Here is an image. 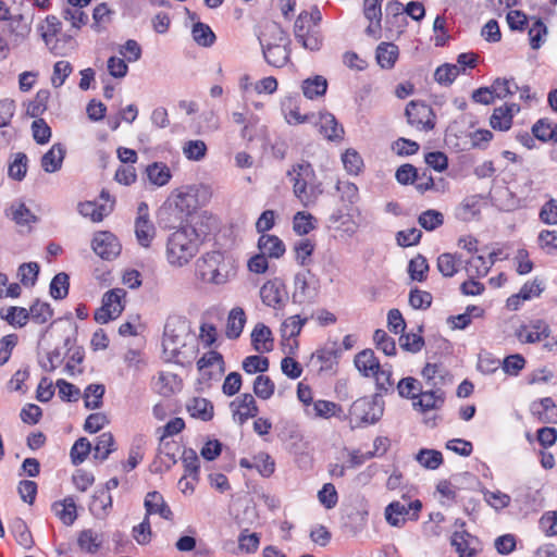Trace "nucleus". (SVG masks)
I'll return each mask as SVG.
<instances>
[{
	"label": "nucleus",
	"instance_id": "nucleus-1",
	"mask_svg": "<svg viewBox=\"0 0 557 557\" xmlns=\"http://www.w3.org/2000/svg\"><path fill=\"white\" fill-rule=\"evenodd\" d=\"M196 342V335L191 332L190 322L180 315L169 317L163 331L162 347L166 360L177 364L189 362V356L185 348Z\"/></svg>",
	"mask_w": 557,
	"mask_h": 557
},
{
	"label": "nucleus",
	"instance_id": "nucleus-2",
	"mask_svg": "<svg viewBox=\"0 0 557 557\" xmlns=\"http://www.w3.org/2000/svg\"><path fill=\"white\" fill-rule=\"evenodd\" d=\"M287 176L293 182L295 197L304 207L314 206L323 193L322 184L317 181L312 165L304 161L296 163L287 171Z\"/></svg>",
	"mask_w": 557,
	"mask_h": 557
},
{
	"label": "nucleus",
	"instance_id": "nucleus-3",
	"mask_svg": "<svg viewBox=\"0 0 557 557\" xmlns=\"http://www.w3.org/2000/svg\"><path fill=\"white\" fill-rule=\"evenodd\" d=\"M236 273L233 261L221 251H210L196 262V275L206 283L225 284Z\"/></svg>",
	"mask_w": 557,
	"mask_h": 557
},
{
	"label": "nucleus",
	"instance_id": "nucleus-4",
	"mask_svg": "<svg viewBox=\"0 0 557 557\" xmlns=\"http://www.w3.org/2000/svg\"><path fill=\"white\" fill-rule=\"evenodd\" d=\"M196 231L191 227H180L173 232L166 244V259L171 265L183 267L197 253Z\"/></svg>",
	"mask_w": 557,
	"mask_h": 557
},
{
	"label": "nucleus",
	"instance_id": "nucleus-5",
	"mask_svg": "<svg viewBox=\"0 0 557 557\" xmlns=\"http://www.w3.org/2000/svg\"><path fill=\"white\" fill-rule=\"evenodd\" d=\"M53 317V309L48 302L36 299L26 309L24 307L11 306L8 308V315L3 317L10 325L23 327L26 325L28 320H32L36 324H45Z\"/></svg>",
	"mask_w": 557,
	"mask_h": 557
},
{
	"label": "nucleus",
	"instance_id": "nucleus-6",
	"mask_svg": "<svg viewBox=\"0 0 557 557\" xmlns=\"http://www.w3.org/2000/svg\"><path fill=\"white\" fill-rule=\"evenodd\" d=\"M384 400L380 394L370 397H361L355 400L350 407V421L361 428L376 423L383 416Z\"/></svg>",
	"mask_w": 557,
	"mask_h": 557
},
{
	"label": "nucleus",
	"instance_id": "nucleus-7",
	"mask_svg": "<svg viewBox=\"0 0 557 557\" xmlns=\"http://www.w3.org/2000/svg\"><path fill=\"white\" fill-rule=\"evenodd\" d=\"M319 292L320 281L310 270L295 274L293 292L295 304H314Z\"/></svg>",
	"mask_w": 557,
	"mask_h": 557
},
{
	"label": "nucleus",
	"instance_id": "nucleus-8",
	"mask_svg": "<svg viewBox=\"0 0 557 557\" xmlns=\"http://www.w3.org/2000/svg\"><path fill=\"white\" fill-rule=\"evenodd\" d=\"M408 124L419 131H432L435 126V113L423 101L411 100L405 110Z\"/></svg>",
	"mask_w": 557,
	"mask_h": 557
},
{
	"label": "nucleus",
	"instance_id": "nucleus-9",
	"mask_svg": "<svg viewBox=\"0 0 557 557\" xmlns=\"http://www.w3.org/2000/svg\"><path fill=\"white\" fill-rule=\"evenodd\" d=\"M126 292L122 288H114L104 293L102 306L95 312V320L100 324H106L120 317L124 310L122 299Z\"/></svg>",
	"mask_w": 557,
	"mask_h": 557
},
{
	"label": "nucleus",
	"instance_id": "nucleus-10",
	"mask_svg": "<svg viewBox=\"0 0 557 557\" xmlns=\"http://www.w3.org/2000/svg\"><path fill=\"white\" fill-rule=\"evenodd\" d=\"M280 38L278 40L283 44H269L267 46L262 45V52L264 60L272 66L283 67L289 61L290 55V40L288 39L286 33L283 29H280Z\"/></svg>",
	"mask_w": 557,
	"mask_h": 557
},
{
	"label": "nucleus",
	"instance_id": "nucleus-11",
	"mask_svg": "<svg viewBox=\"0 0 557 557\" xmlns=\"http://www.w3.org/2000/svg\"><path fill=\"white\" fill-rule=\"evenodd\" d=\"M91 247L95 253L104 260H112L121 252V245L111 232L97 233L94 236Z\"/></svg>",
	"mask_w": 557,
	"mask_h": 557
},
{
	"label": "nucleus",
	"instance_id": "nucleus-12",
	"mask_svg": "<svg viewBox=\"0 0 557 557\" xmlns=\"http://www.w3.org/2000/svg\"><path fill=\"white\" fill-rule=\"evenodd\" d=\"M307 318L300 315H292L287 318L281 325L282 345L288 348V354H295L298 348L296 337L300 334L302 326L307 323Z\"/></svg>",
	"mask_w": 557,
	"mask_h": 557
},
{
	"label": "nucleus",
	"instance_id": "nucleus-13",
	"mask_svg": "<svg viewBox=\"0 0 557 557\" xmlns=\"http://www.w3.org/2000/svg\"><path fill=\"white\" fill-rule=\"evenodd\" d=\"M230 407L233 411L234 420L238 421L239 424H244L249 418H255L259 412L257 403L249 393L237 397L231 403Z\"/></svg>",
	"mask_w": 557,
	"mask_h": 557
},
{
	"label": "nucleus",
	"instance_id": "nucleus-14",
	"mask_svg": "<svg viewBox=\"0 0 557 557\" xmlns=\"http://www.w3.org/2000/svg\"><path fill=\"white\" fill-rule=\"evenodd\" d=\"M445 399L446 394L443 388H425L412 403V407L423 413L430 410H438L444 406Z\"/></svg>",
	"mask_w": 557,
	"mask_h": 557
},
{
	"label": "nucleus",
	"instance_id": "nucleus-15",
	"mask_svg": "<svg viewBox=\"0 0 557 557\" xmlns=\"http://www.w3.org/2000/svg\"><path fill=\"white\" fill-rule=\"evenodd\" d=\"M166 201L171 203L174 210H176V212L186 220L197 208L196 195L187 189L174 190Z\"/></svg>",
	"mask_w": 557,
	"mask_h": 557
},
{
	"label": "nucleus",
	"instance_id": "nucleus-16",
	"mask_svg": "<svg viewBox=\"0 0 557 557\" xmlns=\"http://www.w3.org/2000/svg\"><path fill=\"white\" fill-rule=\"evenodd\" d=\"M286 295L284 283L274 278L264 283L260 289V297L262 302L272 308H276L283 304L284 296Z\"/></svg>",
	"mask_w": 557,
	"mask_h": 557
},
{
	"label": "nucleus",
	"instance_id": "nucleus-17",
	"mask_svg": "<svg viewBox=\"0 0 557 557\" xmlns=\"http://www.w3.org/2000/svg\"><path fill=\"white\" fill-rule=\"evenodd\" d=\"M146 515H159L165 520L173 519V512L170 506L165 503L161 493L153 491L147 493L144 502Z\"/></svg>",
	"mask_w": 557,
	"mask_h": 557
},
{
	"label": "nucleus",
	"instance_id": "nucleus-18",
	"mask_svg": "<svg viewBox=\"0 0 557 557\" xmlns=\"http://www.w3.org/2000/svg\"><path fill=\"white\" fill-rule=\"evenodd\" d=\"M404 4L398 0H391L385 4V24L389 29L396 28L403 33L407 25Z\"/></svg>",
	"mask_w": 557,
	"mask_h": 557
},
{
	"label": "nucleus",
	"instance_id": "nucleus-19",
	"mask_svg": "<svg viewBox=\"0 0 557 557\" xmlns=\"http://www.w3.org/2000/svg\"><path fill=\"white\" fill-rule=\"evenodd\" d=\"M66 149L61 143L52 145V147L41 157L40 165L46 173L58 172L63 164Z\"/></svg>",
	"mask_w": 557,
	"mask_h": 557
},
{
	"label": "nucleus",
	"instance_id": "nucleus-20",
	"mask_svg": "<svg viewBox=\"0 0 557 557\" xmlns=\"http://www.w3.org/2000/svg\"><path fill=\"white\" fill-rule=\"evenodd\" d=\"M272 331L263 323H257L251 332V345L258 352H269L273 349Z\"/></svg>",
	"mask_w": 557,
	"mask_h": 557
},
{
	"label": "nucleus",
	"instance_id": "nucleus-21",
	"mask_svg": "<svg viewBox=\"0 0 557 557\" xmlns=\"http://www.w3.org/2000/svg\"><path fill=\"white\" fill-rule=\"evenodd\" d=\"M9 216L15 224L25 226L36 223L38 218L27 208V206L20 200L13 201L5 210Z\"/></svg>",
	"mask_w": 557,
	"mask_h": 557
},
{
	"label": "nucleus",
	"instance_id": "nucleus-22",
	"mask_svg": "<svg viewBox=\"0 0 557 557\" xmlns=\"http://www.w3.org/2000/svg\"><path fill=\"white\" fill-rule=\"evenodd\" d=\"M447 371L437 363H426L422 371L423 387L425 388H442Z\"/></svg>",
	"mask_w": 557,
	"mask_h": 557
},
{
	"label": "nucleus",
	"instance_id": "nucleus-23",
	"mask_svg": "<svg viewBox=\"0 0 557 557\" xmlns=\"http://www.w3.org/2000/svg\"><path fill=\"white\" fill-rule=\"evenodd\" d=\"M355 366L363 376H372L380 370V361L372 349H364L355 357Z\"/></svg>",
	"mask_w": 557,
	"mask_h": 557
},
{
	"label": "nucleus",
	"instance_id": "nucleus-24",
	"mask_svg": "<svg viewBox=\"0 0 557 557\" xmlns=\"http://www.w3.org/2000/svg\"><path fill=\"white\" fill-rule=\"evenodd\" d=\"M320 133L329 140L335 141L343 139L344 128L338 124L336 117L332 113H321L319 120Z\"/></svg>",
	"mask_w": 557,
	"mask_h": 557
},
{
	"label": "nucleus",
	"instance_id": "nucleus-25",
	"mask_svg": "<svg viewBox=\"0 0 557 557\" xmlns=\"http://www.w3.org/2000/svg\"><path fill=\"white\" fill-rule=\"evenodd\" d=\"M258 247L269 258H280L285 253V245L275 235L262 234L258 240Z\"/></svg>",
	"mask_w": 557,
	"mask_h": 557
},
{
	"label": "nucleus",
	"instance_id": "nucleus-26",
	"mask_svg": "<svg viewBox=\"0 0 557 557\" xmlns=\"http://www.w3.org/2000/svg\"><path fill=\"white\" fill-rule=\"evenodd\" d=\"M113 210L112 203H98L85 201L78 205V211L83 216L90 218L94 222H100Z\"/></svg>",
	"mask_w": 557,
	"mask_h": 557
},
{
	"label": "nucleus",
	"instance_id": "nucleus-27",
	"mask_svg": "<svg viewBox=\"0 0 557 557\" xmlns=\"http://www.w3.org/2000/svg\"><path fill=\"white\" fill-rule=\"evenodd\" d=\"M399 50L393 42H381L375 50V59L382 69H392L397 59Z\"/></svg>",
	"mask_w": 557,
	"mask_h": 557
},
{
	"label": "nucleus",
	"instance_id": "nucleus-28",
	"mask_svg": "<svg viewBox=\"0 0 557 557\" xmlns=\"http://www.w3.org/2000/svg\"><path fill=\"white\" fill-rule=\"evenodd\" d=\"M146 175L148 181L157 186H165L172 178L170 168L163 162H153L146 168Z\"/></svg>",
	"mask_w": 557,
	"mask_h": 557
},
{
	"label": "nucleus",
	"instance_id": "nucleus-29",
	"mask_svg": "<svg viewBox=\"0 0 557 557\" xmlns=\"http://www.w3.org/2000/svg\"><path fill=\"white\" fill-rule=\"evenodd\" d=\"M135 234L139 245L148 248L156 236V227L146 215H138L135 221Z\"/></svg>",
	"mask_w": 557,
	"mask_h": 557
},
{
	"label": "nucleus",
	"instance_id": "nucleus-30",
	"mask_svg": "<svg viewBox=\"0 0 557 557\" xmlns=\"http://www.w3.org/2000/svg\"><path fill=\"white\" fill-rule=\"evenodd\" d=\"M411 517L410 508L407 507V504H401L399 502H392L385 508V518L386 521L393 527H401L405 524L406 520Z\"/></svg>",
	"mask_w": 557,
	"mask_h": 557
},
{
	"label": "nucleus",
	"instance_id": "nucleus-31",
	"mask_svg": "<svg viewBox=\"0 0 557 557\" xmlns=\"http://www.w3.org/2000/svg\"><path fill=\"white\" fill-rule=\"evenodd\" d=\"M246 323V314L243 308H233L227 318L226 336L230 339H236L240 336Z\"/></svg>",
	"mask_w": 557,
	"mask_h": 557
},
{
	"label": "nucleus",
	"instance_id": "nucleus-32",
	"mask_svg": "<svg viewBox=\"0 0 557 557\" xmlns=\"http://www.w3.org/2000/svg\"><path fill=\"white\" fill-rule=\"evenodd\" d=\"M7 21H9L10 33L13 36L12 42L17 46L29 35L30 24L21 14L10 16Z\"/></svg>",
	"mask_w": 557,
	"mask_h": 557
},
{
	"label": "nucleus",
	"instance_id": "nucleus-33",
	"mask_svg": "<svg viewBox=\"0 0 557 557\" xmlns=\"http://www.w3.org/2000/svg\"><path fill=\"white\" fill-rule=\"evenodd\" d=\"M187 411L193 418L210 421L213 418V405L210 400L195 397L187 404Z\"/></svg>",
	"mask_w": 557,
	"mask_h": 557
},
{
	"label": "nucleus",
	"instance_id": "nucleus-34",
	"mask_svg": "<svg viewBox=\"0 0 557 557\" xmlns=\"http://www.w3.org/2000/svg\"><path fill=\"white\" fill-rule=\"evenodd\" d=\"M52 511L65 525H72L77 518L76 505L71 497L53 503Z\"/></svg>",
	"mask_w": 557,
	"mask_h": 557
},
{
	"label": "nucleus",
	"instance_id": "nucleus-35",
	"mask_svg": "<svg viewBox=\"0 0 557 557\" xmlns=\"http://www.w3.org/2000/svg\"><path fill=\"white\" fill-rule=\"evenodd\" d=\"M158 218L160 225L164 228H175L186 221V219L181 216L168 201H165L160 208Z\"/></svg>",
	"mask_w": 557,
	"mask_h": 557
},
{
	"label": "nucleus",
	"instance_id": "nucleus-36",
	"mask_svg": "<svg viewBox=\"0 0 557 557\" xmlns=\"http://www.w3.org/2000/svg\"><path fill=\"white\" fill-rule=\"evenodd\" d=\"M423 389V384L412 376L401 379L397 384V391L400 397L417 400Z\"/></svg>",
	"mask_w": 557,
	"mask_h": 557
},
{
	"label": "nucleus",
	"instance_id": "nucleus-37",
	"mask_svg": "<svg viewBox=\"0 0 557 557\" xmlns=\"http://www.w3.org/2000/svg\"><path fill=\"white\" fill-rule=\"evenodd\" d=\"M533 136L544 143H557V124L552 126L548 119H540L532 127Z\"/></svg>",
	"mask_w": 557,
	"mask_h": 557
},
{
	"label": "nucleus",
	"instance_id": "nucleus-38",
	"mask_svg": "<svg viewBox=\"0 0 557 557\" xmlns=\"http://www.w3.org/2000/svg\"><path fill=\"white\" fill-rule=\"evenodd\" d=\"M301 88L306 98L314 99L326 92L327 81L323 76L317 75L313 78L305 79Z\"/></svg>",
	"mask_w": 557,
	"mask_h": 557
},
{
	"label": "nucleus",
	"instance_id": "nucleus-39",
	"mask_svg": "<svg viewBox=\"0 0 557 557\" xmlns=\"http://www.w3.org/2000/svg\"><path fill=\"white\" fill-rule=\"evenodd\" d=\"M557 408L552 397L541 398L531 406V412L541 423H552L554 418L549 414V410Z\"/></svg>",
	"mask_w": 557,
	"mask_h": 557
},
{
	"label": "nucleus",
	"instance_id": "nucleus-40",
	"mask_svg": "<svg viewBox=\"0 0 557 557\" xmlns=\"http://www.w3.org/2000/svg\"><path fill=\"white\" fill-rule=\"evenodd\" d=\"M70 277L65 272H60L53 276L50 283L49 293L55 300L64 299L69 294Z\"/></svg>",
	"mask_w": 557,
	"mask_h": 557
},
{
	"label": "nucleus",
	"instance_id": "nucleus-41",
	"mask_svg": "<svg viewBox=\"0 0 557 557\" xmlns=\"http://www.w3.org/2000/svg\"><path fill=\"white\" fill-rule=\"evenodd\" d=\"M106 392L103 384H90L84 392V404L87 409H98L102 406V398Z\"/></svg>",
	"mask_w": 557,
	"mask_h": 557
},
{
	"label": "nucleus",
	"instance_id": "nucleus-42",
	"mask_svg": "<svg viewBox=\"0 0 557 557\" xmlns=\"http://www.w3.org/2000/svg\"><path fill=\"white\" fill-rule=\"evenodd\" d=\"M28 158L24 152L13 154V160L9 162L8 175L14 181L21 182L27 172Z\"/></svg>",
	"mask_w": 557,
	"mask_h": 557
},
{
	"label": "nucleus",
	"instance_id": "nucleus-43",
	"mask_svg": "<svg viewBox=\"0 0 557 557\" xmlns=\"http://www.w3.org/2000/svg\"><path fill=\"white\" fill-rule=\"evenodd\" d=\"M473 539L467 531H456L451 535V545L459 557H473L475 550L470 548L469 540Z\"/></svg>",
	"mask_w": 557,
	"mask_h": 557
},
{
	"label": "nucleus",
	"instance_id": "nucleus-44",
	"mask_svg": "<svg viewBox=\"0 0 557 557\" xmlns=\"http://www.w3.org/2000/svg\"><path fill=\"white\" fill-rule=\"evenodd\" d=\"M194 40L202 47H211L216 37L211 27L205 23L197 22L191 29Z\"/></svg>",
	"mask_w": 557,
	"mask_h": 557
},
{
	"label": "nucleus",
	"instance_id": "nucleus-45",
	"mask_svg": "<svg viewBox=\"0 0 557 557\" xmlns=\"http://www.w3.org/2000/svg\"><path fill=\"white\" fill-rule=\"evenodd\" d=\"M94 449V458L99 459L100 461H104L115 449L113 435L110 432H104L99 435Z\"/></svg>",
	"mask_w": 557,
	"mask_h": 557
},
{
	"label": "nucleus",
	"instance_id": "nucleus-46",
	"mask_svg": "<svg viewBox=\"0 0 557 557\" xmlns=\"http://www.w3.org/2000/svg\"><path fill=\"white\" fill-rule=\"evenodd\" d=\"M460 71L457 64L445 63L435 70L434 79L440 85L449 86L460 74Z\"/></svg>",
	"mask_w": 557,
	"mask_h": 557
},
{
	"label": "nucleus",
	"instance_id": "nucleus-47",
	"mask_svg": "<svg viewBox=\"0 0 557 557\" xmlns=\"http://www.w3.org/2000/svg\"><path fill=\"white\" fill-rule=\"evenodd\" d=\"M79 547L89 554H95L101 546L100 535L90 529L83 530L77 539Z\"/></svg>",
	"mask_w": 557,
	"mask_h": 557
},
{
	"label": "nucleus",
	"instance_id": "nucleus-48",
	"mask_svg": "<svg viewBox=\"0 0 557 557\" xmlns=\"http://www.w3.org/2000/svg\"><path fill=\"white\" fill-rule=\"evenodd\" d=\"M11 531L16 542L24 548H30L33 546V536L26 523L21 519L16 518L11 524Z\"/></svg>",
	"mask_w": 557,
	"mask_h": 557
},
{
	"label": "nucleus",
	"instance_id": "nucleus-49",
	"mask_svg": "<svg viewBox=\"0 0 557 557\" xmlns=\"http://www.w3.org/2000/svg\"><path fill=\"white\" fill-rule=\"evenodd\" d=\"M507 107H497L490 117V125L496 131H508L512 125L511 114H508Z\"/></svg>",
	"mask_w": 557,
	"mask_h": 557
},
{
	"label": "nucleus",
	"instance_id": "nucleus-50",
	"mask_svg": "<svg viewBox=\"0 0 557 557\" xmlns=\"http://www.w3.org/2000/svg\"><path fill=\"white\" fill-rule=\"evenodd\" d=\"M518 336L525 343H537L548 336V327L542 321H537L531 331H527L525 327L519 331Z\"/></svg>",
	"mask_w": 557,
	"mask_h": 557
},
{
	"label": "nucleus",
	"instance_id": "nucleus-51",
	"mask_svg": "<svg viewBox=\"0 0 557 557\" xmlns=\"http://www.w3.org/2000/svg\"><path fill=\"white\" fill-rule=\"evenodd\" d=\"M417 461L426 469L435 470L443 463L442 453L435 449H421L417 456Z\"/></svg>",
	"mask_w": 557,
	"mask_h": 557
},
{
	"label": "nucleus",
	"instance_id": "nucleus-52",
	"mask_svg": "<svg viewBox=\"0 0 557 557\" xmlns=\"http://www.w3.org/2000/svg\"><path fill=\"white\" fill-rule=\"evenodd\" d=\"M112 506V497L107 491L101 490L96 492L90 503V511L92 515L99 517L107 513V509Z\"/></svg>",
	"mask_w": 557,
	"mask_h": 557
},
{
	"label": "nucleus",
	"instance_id": "nucleus-53",
	"mask_svg": "<svg viewBox=\"0 0 557 557\" xmlns=\"http://www.w3.org/2000/svg\"><path fill=\"white\" fill-rule=\"evenodd\" d=\"M458 262L456 255L444 252L437 258V269L445 277H453L458 271Z\"/></svg>",
	"mask_w": 557,
	"mask_h": 557
},
{
	"label": "nucleus",
	"instance_id": "nucleus-54",
	"mask_svg": "<svg viewBox=\"0 0 557 557\" xmlns=\"http://www.w3.org/2000/svg\"><path fill=\"white\" fill-rule=\"evenodd\" d=\"M418 222L421 227L431 232L443 225L444 215L437 210L429 209L419 215Z\"/></svg>",
	"mask_w": 557,
	"mask_h": 557
},
{
	"label": "nucleus",
	"instance_id": "nucleus-55",
	"mask_svg": "<svg viewBox=\"0 0 557 557\" xmlns=\"http://www.w3.org/2000/svg\"><path fill=\"white\" fill-rule=\"evenodd\" d=\"M91 451V444L86 437L78 438L71 448V460L74 466H78L86 460Z\"/></svg>",
	"mask_w": 557,
	"mask_h": 557
},
{
	"label": "nucleus",
	"instance_id": "nucleus-56",
	"mask_svg": "<svg viewBox=\"0 0 557 557\" xmlns=\"http://www.w3.org/2000/svg\"><path fill=\"white\" fill-rule=\"evenodd\" d=\"M373 341L377 349L382 350L386 356L396 355V343L384 330L374 331Z\"/></svg>",
	"mask_w": 557,
	"mask_h": 557
},
{
	"label": "nucleus",
	"instance_id": "nucleus-57",
	"mask_svg": "<svg viewBox=\"0 0 557 557\" xmlns=\"http://www.w3.org/2000/svg\"><path fill=\"white\" fill-rule=\"evenodd\" d=\"M275 391V384L268 375H258L253 382V393L260 399H269Z\"/></svg>",
	"mask_w": 557,
	"mask_h": 557
},
{
	"label": "nucleus",
	"instance_id": "nucleus-58",
	"mask_svg": "<svg viewBox=\"0 0 557 557\" xmlns=\"http://www.w3.org/2000/svg\"><path fill=\"white\" fill-rule=\"evenodd\" d=\"M183 153L188 160L200 161L207 154V145L203 140H188L183 147Z\"/></svg>",
	"mask_w": 557,
	"mask_h": 557
},
{
	"label": "nucleus",
	"instance_id": "nucleus-59",
	"mask_svg": "<svg viewBox=\"0 0 557 557\" xmlns=\"http://www.w3.org/2000/svg\"><path fill=\"white\" fill-rule=\"evenodd\" d=\"M429 271V263L422 255H418L410 260L408 272L413 281L423 282L426 278L425 273Z\"/></svg>",
	"mask_w": 557,
	"mask_h": 557
},
{
	"label": "nucleus",
	"instance_id": "nucleus-60",
	"mask_svg": "<svg viewBox=\"0 0 557 557\" xmlns=\"http://www.w3.org/2000/svg\"><path fill=\"white\" fill-rule=\"evenodd\" d=\"M143 438L135 440L129 448L128 458L122 463L123 470L126 472L132 471L143 460Z\"/></svg>",
	"mask_w": 557,
	"mask_h": 557
},
{
	"label": "nucleus",
	"instance_id": "nucleus-61",
	"mask_svg": "<svg viewBox=\"0 0 557 557\" xmlns=\"http://www.w3.org/2000/svg\"><path fill=\"white\" fill-rule=\"evenodd\" d=\"M336 189L341 194V200L346 203V206H351L359 199L358 187L351 182L338 181L336 184Z\"/></svg>",
	"mask_w": 557,
	"mask_h": 557
},
{
	"label": "nucleus",
	"instance_id": "nucleus-62",
	"mask_svg": "<svg viewBox=\"0 0 557 557\" xmlns=\"http://www.w3.org/2000/svg\"><path fill=\"white\" fill-rule=\"evenodd\" d=\"M296 260L300 265H307L314 251V244L309 238L297 242L294 246Z\"/></svg>",
	"mask_w": 557,
	"mask_h": 557
},
{
	"label": "nucleus",
	"instance_id": "nucleus-63",
	"mask_svg": "<svg viewBox=\"0 0 557 557\" xmlns=\"http://www.w3.org/2000/svg\"><path fill=\"white\" fill-rule=\"evenodd\" d=\"M342 160L345 170L352 175H358L363 166V160L355 149H347Z\"/></svg>",
	"mask_w": 557,
	"mask_h": 557
},
{
	"label": "nucleus",
	"instance_id": "nucleus-64",
	"mask_svg": "<svg viewBox=\"0 0 557 557\" xmlns=\"http://www.w3.org/2000/svg\"><path fill=\"white\" fill-rule=\"evenodd\" d=\"M182 462L185 468V476L190 475L194 479H197L199 474V459L193 448L184 449L182 454Z\"/></svg>",
	"mask_w": 557,
	"mask_h": 557
}]
</instances>
